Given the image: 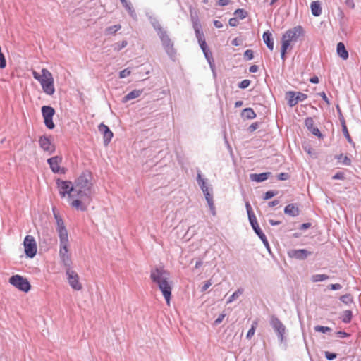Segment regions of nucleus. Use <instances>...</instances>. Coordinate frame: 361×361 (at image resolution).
Listing matches in <instances>:
<instances>
[{
	"mask_svg": "<svg viewBox=\"0 0 361 361\" xmlns=\"http://www.w3.org/2000/svg\"><path fill=\"white\" fill-rule=\"evenodd\" d=\"M91 175L82 173L75 181L74 187L78 199L73 200L71 207L77 210L85 211L92 201Z\"/></svg>",
	"mask_w": 361,
	"mask_h": 361,
	"instance_id": "nucleus-1",
	"label": "nucleus"
},
{
	"mask_svg": "<svg viewBox=\"0 0 361 361\" xmlns=\"http://www.w3.org/2000/svg\"><path fill=\"white\" fill-rule=\"evenodd\" d=\"M54 216L56 221V231L59 238V257L65 267L72 264L71 256L69 250V240L68 231L63 220L59 212L54 210Z\"/></svg>",
	"mask_w": 361,
	"mask_h": 361,
	"instance_id": "nucleus-2",
	"label": "nucleus"
},
{
	"mask_svg": "<svg viewBox=\"0 0 361 361\" xmlns=\"http://www.w3.org/2000/svg\"><path fill=\"white\" fill-rule=\"evenodd\" d=\"M150 279L158 286L167 305H169L172 290L169 272L163 267H156L151 270Z\"/></svg>",
	"mask_w": 361,
	"mask_h": 361,
	"instance_id": "nucleus-3",
	"label": "nucleus"
},
{
	"mask_svg": "<svg viewBox=\"0 0 361 361\" xmlns=\"http://www.w3.org/2000/svg\"><path fill=\"white\" fill-rule=\"evenodd\" d=\"M33 77L39 82L44 92L48 95H53L55 92L54 80L52 74L47 68H42L41 74L36 71H32Z\"/></svg>",
	"mask_w": 361,
	"mask_h": 361,
	"instance_id": "nucleus-4",
	"label": "nucleus"
},
{
	"mask_svg": "<svg viewBox=\"0 0 361 361\" xmlns=\"http://www.w3.org/2000/svg\"><path fill=\"white\" fill-rule=\"evenodd\" d=\"M303 30L300 26L294 27L288 30L282 36L281 56L284 61L286 59V53L290 47L291 43L298 41V38L302 35Z\"/></svg>",
	"mask_w": 361,
	"mask_h": 361,
	"instance_id": "nucleus-5",
	"label": "nucleus"
},
{
	"mask_svg": "<svg viewBox=\"0 0 361 361\" xmlns=\"http://www.w3.org/2000/svg\"><path fill=\"white\" fill-rule=\"evenodd\" d=\"M56 185L61 197L63 198L67 195L69 204L71 206L73 200L78 199L74 185L71 181L59 179L56 180Z\"/></svg>",
	"mask_w": 361,
	"mask_h": 361,
	"instance_id": "nucleus-6",
	"label": "nucleus"
},
{
	"mask_svg": "<svg viewBox=\"0 0 361 361\" xmlns=\"http://www.w3.org/2000/svg\"><path fill=\"white\" fill-rule=\"evenodd\" d=\"M9 283L18 290L27 293L31 289V285L28 280L18 274L14 275L9 279Z\"/></svg>",
	"mask_w": 361,
	"mask_h": 361,
	"instance_id": "nucleus-7",
	"label": "nucleus"
},
{
	"mask_svg": "<svg viewBox=\"0 0 361 361\" xmlns=\"http://www.w3.org/2000/svg\"><path fill=\"white\" fill-rule=\"evenodd\" d=\"M25 253L27 257L33 258L37 251V246L35 239L32 235H26L23 241Z\"/></svg>",
	"mask_w": 361,
	"mask_h": 361,
	"instance_id": "nucleus-8",
	"label": "nucleus"
},
{
	"mask_svg": "<svg viewBox=\"0 0 361 361\" xmlns=\"http://www.w3.org/2000/svg\"><path fill=\"white\" fill-rule=\"evenodd\" d=\"M42 114L46 127L49 129L54 128L55 124L53 122V116L55 114L54 109L49 106H43L42 107Z\"/></svg>",
	"mask_w": 361,
	"mask_h": 361,
	"instance_id": "nucleus-9",
	"label": "nucleus"
},
{
	"mask_svg": "<svg viewBox=\"0 0 361 361\" xmlns=\"http://www.w3.org/2000/svg\"><path fill=\"white\" fill-rule=\"evenodd\" d=\"M71 266V264L69 267H66V275L68 276V283L73 289L80 290L82 288V286L79 281V276L75 271L70 269Z\"/></svg>",
	"mask_w": 361,
	"mask_h": 361,
	"instance_id": "nucleus-10",
	"label": "nucleus"
},
{
	"mask_svg": "<svg viewBox=\"0 0 361 361\" xmlns=\"http://www.w3.org/2000/svg\"><path fill=\"white\" fill-rule=\"evenodd\" d=\"M48 164L50 166V168L53 173H61L63 174L66 173V169L63 167H61V164L62 162V157L60 156H55L51 158L48 159Z\"/></svg>",
	"mask_w": 361,
	"mask_h": 361,
	"instance_id": "nucleus-11",
	"label": "nucleus"
},
{
	"mask_svg": "<svg viewBox=\"0 0 361 361\" xmlns=\"http://www.w3.org/2000/svg\"><path fill=\"white\" fill-rule=\"evenodd\" d=\"M39 143L41 148L47 152L49 154H52L55 151V146L51 142L50 138L46 136L40 137L39 140Z\"/></svg>",
	"mask_w": 361,
	"mask_h": 361,
	"instance_id": "nucleus-12",
	"label": "nucleus"
},
{
	"mask_svg": "<svg viewBox=\"0 0 361 361\" xmlns=\"http://www.w3.org/2000/svg\"><path fill=\"white\" fill-rule=\"evenodd\" d=\"M99 130L103 135L104 145H108L114 135L112 131L104 123L99 126Z\"/></svg>",
	"mask_w": 361,
	"mask_h": 361,
	"instance_id": "nucleus-13",
	"label": "nucleus"
},
{
	"mask_svg": "<svg viewBox=\"0 0 361 361\" xmlns=\"http://www.w3.org/2000/svg\"><path fill=\"white\" fill-rule=\"evenodd\" d=\"M249 221L252 225V228L255 231V233L257 234V235L260 238V239L266 244H268V242L267 240V238L265 235L263 233V232L261 231L259 224L257 221V218L255 215H251L250 219H249Z\"/></svg>",
	"mask_w": 361,
	"mask_h": 361,
	"instance_id": "nucleus-14",
	"label": "nucleus"
},
{
	"mask_svg": "<svg viewBox=\"0 0 361 361\" xmlns=\"http://www.w3.org/2000/svg\"><path fill=\"white\" fill-rule=\"evenodd\" d=\"M160 37L166 51L169 54H173V43L172 42L169 37L166 33H162Z\"/></svg>",
	"mask_w": 361,
	"mask_h": 361,
	"instance_id": "nucleus-15",
	"label": "nucleus"
},
{
	"mask_svg": "<svg viewBox=\"0 0 361 361\" xmlns=\"http://www.w3.org/2000/svg\"><path fill=\"white\" fill-rule=\"evenodd\" d=\"M271 324L274 330L278 333L279 336L281 339H283V336L285 333V326L282 322L276 317H272L271 319Z\"/></svg>",
	"mask_w": 361,
	"mask_h": 361,
	"instance_id": "nucleus-16",
	"label": "nucleus"
},
{
	"mask_svg": "<svg viewBox=\"0 0 361 361\" xmlns=\"http://www.w3.org/2000/svg\"><path fill=\"white\" fill-rule=\"evenodd\" d=\"M284 213L292 217H295L299 215L300 209L294 204H288L284 209Z\"/></svg>",
	"mask_w": 361,
	"mask_h": 361,
	"instance_id": "nucleus-17",
	"label": "nucleus"
},
{
	"mask_svg": "<svg viewBox=\"0 0 361 361\" xmlns=\"http://www.w3.org/2000/svg\"><path fill=\"white\" fill-rule=\"evenodd\" d=\"M310 254H311L310 252H308L307 250H306L305 249H300V250H293L290 254V256L292 257H295L296 259H304Z\"/></svg>",
	"mask_w": 361,
	"mask_h": 361,
	"instance_id": "nucleus-18",
	"label": "nucleus"
},
{
	"mask_svg": "<svg viewBox=\"0 0 361 361\" xmlns=\"http://www.w3.org/2000/svg\"><path fill=\"white\" fill-rule=\"evenodd\" d=\"M202 190V192H203V193H204V195L205 196V198H206V200H207V202L208 203L209 209L211 210H214V205L213 197H212V195L209 192V190L208 187L203 185Z\"/></svg>",
	"mask_w": 361,
	"mask_h": 361,
	"instance_id": "nucleus-19",
	"label": "nucleus"
},
{
	"mask_svg": "<svg viewBox=\"0 0 361 361\" xmlns=\"http://www.w3.org/2000/svg\"><path fill=\"white\" fill-rule=\"evenodd\" d=\"M336 51L338 55L343 59L346 60L348 58V52L345 49V47L343 42H338L337 44Z\"/></svg>",
	"mask_w": 361,
	"mask_h": 361,
	"instance_id": "nucleus-20",
	"label": "nucleus"
},
{
	"mask_svg": "<svg viewBox=\"0 0 361 361\" xmlns=\"http://www.w3.org/2000/svg\"><path fill=\"white\" fill-rule=\"evenodd\" d=\"M306 126L315 135L320 136L321 133L317 128L314 127V121L312 118H307L305 121Z\"/></svg>",
	"mask_w": 361,
	"mask_h": 361,
	"instance_id": "nucleus-21",
	"label": "nucleus"
},
{
	"mask_svg": "<svg viewBox=\"0 0 361 361\" xmlns=\"http://www.w3.org/2000/svg\"><path fill=\"white\" fill-rule=\"evenodd\" d=\"M197 37L198 38V41L206 57H208V50L207 49V44L205 40L203 39V34L201 33L198 30H196Z\"/></svg>",
	"mask_w": 361,
	"mask_h": 361,
	"instance_id": "nucleus-22",
	"label": "nucleus"
},
{
	"mask_svg": "<svg viewBox=\"0 0 361 361\" xmlns=\"http://www.w3.org/2000/svg\"><path fill=\"white\" fill-rule=\"evenodd\" d=\"M262 37L267 47L272 51L274 49V42L271 39V33L269 31L264 32Z\"/></svg>",
	"mask_w": 361,
	"mask_h": 361,
	"instance_id": "nucleus-23",
	"label": "nucleus"
},
{
	"mask_svg": "<svg viewBox=\"0 0 361 361\" xmlns=\"http://www.w3.org/2000/svg\"><path fill=\"white\" fill-rule=\"evenodd\" d=\"M311 11L314 16H319L321 14L322 8L319 1H314L312 2Z\"/></svg>",
	"mask_w": 361,
	"mask_h": 361,
	"instance_id": "nucleus-24",
	"label": "nucleus"
},
{
	"mask_svg": "<svg viewBox=\"0 0 361 361\" xmlns=\"http://www.w3.org/2000/svg\"><path fill=\"white\" fill-rule=\"evenodd\" d=\"M142 92V90H134L133 91H131L130 92H129L128 94H127L124 97V101L126 102V101H128L130 99L137 98L138 97H140L141 95Z\"/></svg>",
	"mask_w": 361,
	"mask_h": 361,
	"instance_id": "nucleus-25",
	"label": "nucleus"
},
{
	"mask_svg": "<svg viewBox=\"0 0 361 361\" xmlns=\"http://www.w3.org/2000/svg\"><path fill=\"white\" fill-rule=\"evenodd\" d=\"M296 94L295 92L290 91L286 93V98L290 106L293 107L297 104Z\"/></svg>",
	"mask_w": 361,
	"mask_h": 361,
	"instance_id": "nucleus-26",
	"label": "nucleus"
},
{
	"mask_svg": "<svg viewBox=\"0 0 361 361\" xmlns=\"http://www.w3.org/2000/svg\"><path fill=\"white\" fill-rule=\"evenodd\" d=\"M337 159L338 162L345 166H350L351 164L350 159L348 157L347 155L340 154L337 156Z\"/></svg>",
	"mask_w": 361,
	"mask_h": 361,
	"instance_id": "nucleus-27",
	"label": "nucleus"
},
{
	"mask_svg": "<svg viewBox=\"0 0 361 361\" xmlns=\"http://www.w3.org/2000/svg\"><path fill=\"white\" fill-rule=\"evenodd\" d=\"M243 115L248 118V119H252L256 117V114L251 108H246L243 110Z\"/></svg>",
	"mask_w": 361,
	"mask_h": 361,
	"instance_id": "nucleus-28",
	"label": "nucleus"
},
{
	"mask_svg": "<svg viewBox=\"0 0 361 361\" xmlns=\"http://www.w3.org/2000/svg\"><path fill=\"white\" fill-rule=\"evenodd\" d=\"M257 325H258V321L257 320H255L252 322V326L249 329V331H248V332H247V334L246 335V338L247 339H250L254 336Z\"/></svg>",
	"mask_w": 361,
	"mask_h": 361,
	"instance_id": "nucleus-29",
	"label": "nucleus"
},
{
	"mask_svg": "<svg viewBox=\"0 0 361 361\" xmlns=\"http://www.w3.org/2000/svg\"><path fill=\"white\" fill-rule=\"evenodd\" d=\"M329 276L326 274H315L312 276V281L313 282H319L326 280Z\"/></svg>",
	"mask_w": 361,
	"mask_h": 361,
	"instance_id": "nucleus-30",
	"label": "nucleus"
},
{
	"mask_svg": "<svg viewBox=\"0 0 361 361\" xmlns=\"http://www.w3.org/2000/svg\"><path fill=\"white\" fill-rule=\"evenodd\" d=\"M351 318H352V312L350 310H345L343 314V319H342L343 322L345 323H348L350 322Z\"/></svg>",
	"mask_w": 361,
	"mask_h": 361,
	"instance_id": "nucleus-31",
	"label": "nucleus"
},
{
	"mask_svg": "<svg viewBox=\"0 0 361 361\" xmlns=\"http://www.w3.org/2000/svg\"><path fill=\"white\" fill-rule=\"evenodd\" d=\"M121 26L120 25H115L111 27H109L106 30V32L107 34H115L117 31L121 29Z\"/></svg>",
	"mask_w": 361,
	"mask_h": 361,
	"instance_id": "nucleus-32",
	"label": "nucleus"
},
{
	"mask_svg": "<svg viewBox=\"0 0 361 361\" xmlns=\"http://www.w3.org/2000/svg\"><path fill=\"white\" fill-rule=\"evenodd\" d=\"M235 16L237 18H239L240 19H243L247 16V12L244 9H237L235 13Z\"/></svg>",
	"mask_w": 361,
	"mask_h": 361,
	"instance_id": "nucleus-33",
	"label": "nucleus"
},
{
	"mask_svg": "<svg viewBox=\"0 0 361 361\" xmlns=\"http://www.w3.org/2000/svg\"><path fill=\"white\" fill-rule=\"evenodd\" d=\"M243 293V290L238 289L233 293V295L228 298L227 303L233 302L235 299L238 298Z\"/></svg>",
	"mask_w": 361,
	"mask_h": 361,
	"instance_id": "nucleus-34",
	"label": "nucleus"
},
{
	"mask_svg": "<svg viewBox=\"0 0 361 361\" xmlns=\"http://www.w3.org/2000/svg\"><path fill=\"white\" fill-rule=\"evenodd\" d=\"M268 174L267 173H260V174H258V175H255V180L256 181H258V182H262V181H264L265 180L267 179L268 178Z\"/></svg>",
	"mask_w": 361,
	"mask_h": 361,
	"instance_id": "nucleus-35",
	"label": "nucleus"
},
{
	"mask_svg": "<svg viewBox=\"0 0 361 361\" xmlns=\"http://www.w3.org/2000/svg\"><path fill=\"white\" fill-rule=\"evenodd\" d=\"M314 329L316 331L322 332V333H326V332L331 331V328H329L328 326H316L314 327Z\"/></svg>",
	"mask_w": 361,
	"mask_h": 361,
	"instance_id": "nucleus-36",
	"label": "nucleus"
},
{
	"mask_svg": "<svg viewBox=\"0 0 361 361\" xmlns=\"http://www.w3.org/2000/svg\"><path fill=\"white\" fill-rule=\"evenodd\" d=\"M295 94H296V97L295 98H296V100H297V103L298 102L304 101V100H305L307 98V94H305L304 93H302V92H300L295 93Z\"/></svg>",
	"mask_w": 361,
	"mask_h": 361,
	"instance_id": "nucleus-37",
	"label": "nucleus"
},
{
	"mask_svg": "<svg viewBox=\"0 0 361 361\" xmlns=\"http://www.w3.org/2000/svg\"><path fill=\"white\" fill-rule=\"evenodd\" d=\"M250 85V80H243L239 85L238 87L241 89L247 88Z\"/></svg>",
	"mask_w": 361,
	"mask_h": 361,
	"instance_id": "nucleus-38",
	"label": "nucleus"
},
{
	"mask_svg": "<svg viewBox=\"0 0 361 361\" xmlns=\"http://www.w3.org/2000/svg\"><path fill=\"white\" fill-rule=\"evenodd\" d=\"M130 71L128 69V68H126L123 71H121L120 73H119V77L121 78H124L128 75H130Z\"/></svg>",
	"mask_w": 361,
	"mask_h": 361,
	"instance_id": "nucleus-39",
	"label": "nucleus"
},
{
	"mask_svg": "<svg viewBox=\"0 0 361 361\" xmlns=\"http://www.w3.org/2000/svg\"><path fill=\"white\" fill-rule=\"evenodd\" d=\"M197 180L198 184H199L200 187L201 188V189H202L203 185L207 186L206 183H205L204 180L202 178L200 173H198L197 177Z\"/></svg>",
	"mask_w": 361,
	"mask_h": 361,
	"instance_id": "nucleus-40",
	"label": "nucleus"
},
{
	"mask_svg": "<svg viewBox=\"0 0 361 361\" xmlns=\"http://www.w3.org/2000/svg\"><path fill=\"white\" fill-rule=\"evenodd\" d=\"M325 357L328 360H333L336 357V354L326 351L325 352Z\"/></svg>",
	"mask_w": 361,
	"mask_h": 361,
	"instance_id": "nucleus-41",
	"label": "nucleus"
},
{
	"mask_svg": "<svg viewBox=\"0 0 361 361\" xmlns=\"http://www.w3.org/2000/svg\"><path fill=\"white\" fill-rule=\"evenodd\" d=\"M245 207H246V209H247V214H248V218L250 219L251 215H255V214L253 213L252 207H251V206H250L249 202H246Z\"/></svg>",
	"mask_w": 361,
	"mask_h": 361,
	"instance_id": "nucleus-42",
	"label": "nucleus"
},
{
	"mask_svg": "<svg viewBox=\"0 0 361 361\" xmlns=\"http://www.w3.org/2000/svg\"><path fill=\"white\" fill-rule=\"evenodd\" d=\"M276 195V192L273 191H267L264 197V200H269Z\"/></svg>",
	"mask_w": 361,
	"mask_h": 361,
	"instance_id": "nucleus-43",
	"label": "nucleus"
},
{
	"mask_svg": "<svg viewBox=\"0 0 361 361\" xmlns=\"http://www.w3.org/2000/svg\"><path fill=\"white\" fill-rule=\"evenodd\" d=\"M343 131L344 135L348 139V140L350 141V137L349 133L348 131V129H347V127L345 125L343 126Z\"/></svg>",
	"mask_w": 361,
	"mask_h": 361,
	"instance_id": "nucleus-44",
	"label": "nucleus"
},
{
	"mask_svg": "<svg viewBox=\"0 0 361 361\" xmlns=\"http://www.w3.org/2000/svg\"><path fill=\"white\" fill-rule=\"evenodd\" d=\"M319 95L322 97V98L326 103V104H328V105L330 104V102H329V99L327 98L325 92H320V93H319Z\"/></svg>",
	"mask_w": 361,
	"mask_h": 361,
	"instance_id": "nucleus-45",
	"label": "nucleus"
},
{
	"mask_svg": "<svg viewBox=\"0 0 361 361\" xmlns=\"http://www.w3.org/2000/svg\"><path fill=\"white\" fill-rule=\"evenodd\" d=\"M245 56L249 60L252 59L253 58L252 51V50H246L245 52Z\"/></svg>",
	"mask_w": 361,
	"mask_h": 361,
	"instance_id": "nucleus-46",
	"label": "nucleus"
},
{
	"mask_svg": "<svg viewBox=\"0 0 361 361\" xmlns=\"http://www.w3.org/2000/svg\"><path fill=\"white\" fill-rule=\"evenodd\" d=\"M238 24V21L236 18H233L229 20V25L231 26H236Z\"/></svg>",
	"mask_w": 361,
	"mask_h": 361,
	"instance_id": "nucleus-47",
	"label": "nucleus"
},
{
	"mask_svg": "<svg viewBox=\"0 0 361 361\" xmlns=\"http://www.w3.org/2000/svg\"><path fill=\"white\" fill-rule=\"evenodd\" d=\"M331 290H339L341 288V286L339 283L331 284L330 286Z\"/></svg>",
	"mask_w": 361,
	"mask_h": 361,
	"instance_id": "nucleus-48",
	"label": "nucleus"
},
{
	"mask_svg": "<svg viewBox=\"0 0 361 361\" xmlns=\"http://www.w3.org/2000/svg\"><path fill=\"white\" fill-rule=\"evenodd\" d=\"M229 0H219L218 5L221 6H226L229 4Z\"/></svg>",
	"mask_w": 361,
	"mask_h": 361,
	"instance_id": "nucleus-49",
	"label": "nucleus"
},
{
	"mask_svg": "<svg viewBox=\"0 0 361 361\" xmlns=\"http://www.w3.org/2000/svg\"><path fill=\"white\" fill-rule=\"evenodd\" d=\"M225 317V314H221L219 317L215 320V324H220L224 318Z\"/></svg>",
	"mask_w": 361,
	"mask_h": 361,
	"instance_id": "nucleus-50",
	"label": "nucleus"
},
{
	"mask_svg": "<svg viewBox=\"0 0 361 361\" xmlns=\"http://www.w3.org/2000/svg\"><path fill=\"white\" fill-rule=\"evenodd\" d=\"M211 285H212L211 281H207L202 288V291H205Z\"/></svg>",
	"mask_w": 361,
	"mask_h": 361,
	"instance_id": "nucleus-51",
	"label": "nucleus"
},
{
	"mask_svg": "<svg viewBox=\"0 0 361 361\" xmlns=\"http://www.w3.org/2000/svg\"><path fill=\"white\" fill-rule=\"evenodd\" d=\"M350 298L349 295H343L341 297V300L343 302H345L347 303L348 302V300H350Z\"/></svg>",
	"mask_w": 361,
	"mask_h": 361,
	"instance_id": "nucleus-52",
	"label": "nucleus"
},
{
	"mask_svg": "<svg viewBox=\"0 0 361 361\" xmlns=\"http://www.w3.org/2000/svg\"><path fill=\"white\" fill-rule=\"evenodd\" d=\"M345 1L346 5H347L348 7L354 8L355 4H354V2H353V0H345Z\"/></svg>",
	"mask_w": 361,
	"mask_h": 361,
	"instance_id": "nucleus-53",
	"label": "nucleus"
},
{
	"mask_svg": "<svg viewBox=\"0 0 361 361\" xmlns=\"http://www.w3.org/2000/svg\"><path fill=\"white\" fill-rule=\"evenodd\" d=\"M310 82L317 84L319 82V78L317 76L312 77L310 79Z\"/></svg>",
	"mask_w": 361,
	"mask_h": 361,
	"instance_id": "nucleus-54",
	"label": "nucleus"
},
{
	"mask_svg": "<svg viewBox=\"0 0 361 361\" xmlns=\"http://www.w3.org/2000/svg\"><path fill=\"white\" fill-rule=\"evenodd\" d=\"M257 70H258V67L256 65H253L250 67V72H251V73H255L257 71Z\"/></svg>",
	"mask_w": 361,
	"mask_h": 361,
	"instance_id": "nucleus-55",
	"label": "nucleus"
},
{
	"mask_svg": "<svg viewBox=\"0 0 361 361\" xmlns=\"http://www.w3.org/2000/svg\"><path fill=\"white\" fill-rule=\"evenodd\" d=\"M279 203V201L277 200H275L274 201L269 202V206L272 207H274V206L277 205Z\"/></svg>",
	"mask_w": 361,
	"mask_h": 361,
	"instance_id": "nucleus-56",
	"label": "nucleus"
},
{
	"mask_svg": "<svg viewBox=\"0 0 361 361\" xmlns=\"http://www.w3.org/2000/svg\"><path fill=\"white\" fill-rule=\"evenodd\" d=\"M6 65V59L4 55L1 54V69L5 68Z\"/></svg>",
	"mask_w": 361,
	"mask_h": 361,
	"instance_id": "nucleus-57",
	"label": "nucleus"
},
{
	"mask_svg": "<svg viewBox=\"0 0 361 361\" xmlns=\"http://www.w3.org/2000/svg\"><path fill=\"white\" fill-rule=\"evenodd\" d=\"M310 223H305V224H302L300 226V228L301 229H307L308 228L310 227Z\"/></svg>",
	"mask_w": 361,
	"mask_h": 361,
	"instance_id": "nucleus-58",
	"label": "nucleus"
},
{
	"mask_svg": "<svg viewBox=\"0 0 361 361\" xmlns=\"http://www.w3.org/2000/svg\"><path fill=\"white\" fill-rule=\"evenodd\" d=\"M269 223L271 225H273V226H276V225H279L281 224L280 221H274V220H272V219H270L269 220Z\"/></svg>",
	"mask_w": 361,
	"mask_h": 361,
	"instance_id": "nucleus-59",
	"label": "nucleus"
},
{
	"mask_svg": "<svg viewBox=\"0 0 361 361\" xmlns=\"http://www.w3.org/2000/svg\"><path fill=\"white\" fill-rule=\"evenodd\" d=\"M338 334L340 336V337H342V338L349 336L347 333L343 332V331H338Z\"/></svg>",
	"mask_w": 361,
	"mask_h": 361,
	"instance_id": "nucleus-60",
	"label": "nucleus"
},
{
	"mask_svg": "<svg viewBox=\"0 0 361 361\" xmlns=\"http://www.w3.org/2000/svg\"><path fill=\"white\" fill-rule=\"evenodd\" d=\"M214 25L216 27H222V24L221 23V22L218 21V20H216L214 22Z\"/></svg>",
	"mask_w": 361,
	"mask_h": 361,
	"instance_id": "nucleus-61",
	"label": "nucleus"
},
{
	"mask_svg": "<svg viewBox=\"0 0 361 361\" xmlns=\"http://www.w3.org/2000/svg\"><path fill=\"white\" fill-rule=\"evenodd\" d=\"M243 105V102L242 101H238L235 102V107H240Z\"/></svg>",
	"mask_w": 361,
	"mask_h": 361,
	"instance_id": "nucleus-62",
	"label": "nucleus"
},
{
	"mask_svg": "<svg viewBox=\"0 0 361 361\" xmlns=\"http://www.w3.org/2000/svg\"><path fill=\"white\" fill-rule=\"evenodd\" d=\"M126 45H127V42L126 41H123L122 44H121V46L120 47V49L125 47Z\"/></svg>",
	"mask_w": 361,
	"mask_h": 361,
	"instance_id": "nucleus-63",
	"label": "nucleus"
},
{
	"mask_svg": "<svg viewBox=\"0 0 361 361\" xmlns=\"http://www.w3.org/2000/svg\"><path fill=\"white\" fill-rule=\"evenodd\" d=\"M285 175H286L285 173H281V174L279 175V178H280L281 180H284V179H285V178H284L283 176H284Z\"/></svg>",
	"mask_w": 361,
	"mask_h": 361,
	"instance_id": "nucleus-64",
	"label": "nucleus"
}]
</instances>
